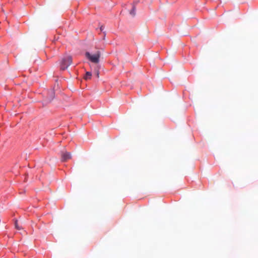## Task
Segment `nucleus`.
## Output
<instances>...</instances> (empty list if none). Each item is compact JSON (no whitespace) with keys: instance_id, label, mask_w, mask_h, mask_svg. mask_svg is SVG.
<instances>
[{"instance_id":"1","label":"nucleus","mask_w":258,"mask_h":258,"mask_svg":"<svg viewBox=\"0 0 258 258\" xmlns=\"http://www.w3.org/2000/svg\"><path fill=\"white\" fill-rule=\"evenodd\" d=\"M85 56L90 61L96 64L99 62L101 52L99 50H97L93 54H91L89 52H86L85 53Z\"/></svg>"},{"instance_id":"2","label":"nucleus","mask_w":258,"mask_h":258,"mask_svg":"<svg viewBox=\"0 0 258 258\" xmlns=\"http://www.w3.org/2000/svg\"><path fill=\"white\" fill-rule=\"evenodd\" d=\"M72 57L70 55L64 56L60 61V68L61 70H65L72 63Z\"/></svg>"},{"instance_id":"3","label":"nucleus","mask_w":258,"mask_h":258,"mask_svg":"<svg viewBox=\"0 0 258 258\" xmlns=\"http://www.w3.org/2000/svg\"><path fill=\"white\" fill-rule=\"evenodd\" d=\"M61 160L62 162H66L72 157L71 154L70 152H61Z\"/></svg>"},{"instance_id":"4","label":"nucleus","mask_w":258,"mask_h":258,"mask_svg":"<svg viewBox=\"0 0 258 258\" xmlns=\"http://www.w3.org/2000/svg\"><path fill=\"white\" fill-rule=\"evenodd\" d=\"M54 97V92L53 90H51L48 92V96L46 97V101L48 102L51 101V100Z\"/></svg>"},{"instance_id":"5","label":"nucleus","mask_w":258,"mask_h":258,"mask_svg":"<svg viewBox=\"0 0 258 258\" xmlns=\"http://www.w3.org/2000/svg\"><path fill=\"white\" fill-rule=\"evenodd\" d=\"M91 76H92L91 73L89 72H87L86 73V75H85L84 78L85 80L90 79L91 78Z\"/></svg>"},{"instance_id":"6","label":"nucleus","mask_w":258,"mask_h":258,"mask_svg":"<svg viewBox=\"0 0 258 258\" xmlns=\"http://www.w3.org/2000/svg\"><path fill=\"white\" fill-rule=\"evenodd\" d=\"M130 14L133 16H135L136 12H135V8L134 7H133L132 10L131 11Z\"/></svg>"},{"instance_id":"7","label":"nucleus","mask_w":258,"mask_h":258,"mask_svg":"<svg viewBox=\"0 0 258 258\" xmlns=\"http://www.w3.org/2000/svg\"><path fill=\"white\" fill-rule=\"evenodd\" d=\"M15 225L16 228H17L18 230L20 229V227L18 226L17 221H16Z\"/></svg>"},{"instance_id":"8","label":"nucleus","mask_w":258,"mask_h":258,"mask_svg":"<svg viewBox=\"0 0 258 258\" xmlns=\"http://www.w3.org/2000/svg\"><path fill=\"white\" fill-rule=\"evenodd\" d=\"M104 29V27L103 26H101L100 28V29L101 31H102Z\"/></svg>"},{"instance_id":"9","label":"nucleus","mask_w":258,"mask_h":258,"mask_svg":"<svg viewBox=\"0 0 258 258\" xmlns=\"http://www.w3.org/2000/svg\"><path fill=\"white\" fill-rule=\"evenodd\" d=\"M96 75H97V77H99V72H97Z\"/></svg>"}]
</instances>
